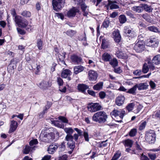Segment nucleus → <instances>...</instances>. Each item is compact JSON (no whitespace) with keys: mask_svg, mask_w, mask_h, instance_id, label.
I'll list each match as a JSON object with an SVG mask.
<instances>
[{"mask_svg":"<svg viewBox=\"0 0 160 160\" xmlns=\"http://www.w3.org/2000/svg\"><path fill=\"white\" fill-rule=\"evenodd\" d=\"M110 64L113 67H115L118 65V62L116 59L114 58L110 62Z\"/></svg>","mask_w":160,"mask_h":160,"instance_id":"obj_50","label":"nucleus"},{"mask_svg":"<svg viewBox=\"0 0 160 160\" xmlns=\"http://www.w3.org/2000/svg\"><path fill=\"white\" fill-rule=\"evenodd\" d=\"M101 108V105L97 103L90 104L87 106L88 111L91 112H95L100 110Z\"/></svg>","mask_w":160,"mask_h":160,"instance_id":"obj_6","label":"nucleus"},{"mask_svg":"<svg viewBox=\"0 0 160 160\" xmlns=\"http://www.w3.org/2000/svg\"><path fill=\"white\" fill-rule=\"evenodd\" d=\"M83 136L86 141L88 142L89 141V135L88 133L86 132H84L83 133Z\"/></svg>","mask_w":160,"mask_h":160,"instance_id":"obj_60","label":"nucleus"},{"mask_svg":"<svg viewBox=\"0 0 160 160\" xmlns=\"http://www.w3.org/2000/svg\"><path fill=\"white\" fill-rule=\"evenodd\" d=\"M72 72L69 69H65L63 70L61 73V77L63 78H68V80H71L69 76L71 74Z\"/></svg>","mask_w":160,"mask_h":160,"instance_id":"obj_13","label":"nucleus"},{"mask_svg":"<svg viewBox=\"0 0 160 160\" xmlns=\"http://www.w3.org/2000/svg\"><path fill=\"white\" fill-rule=\"evenodd\" d=\"M125 114V111L123 110L120 111L117 110H113L110 113V115L112 118L119 117L122 119Z\"/></svg>","mask_w":160,"mask_h":160,"instance_id":"obj_7","label":"nucleus"},{"mask_svg":"<svg viewBox=\"0 0 160 160\" xmlns=\"http://www.w3.org/2000/svg\"><path fill=\"white\" fill-rule=\"evenodd\" d=\"M17 127L18 123L17 122L14 120L11 121L9 132L11 133L14 131L16 130Z\"/></svg>","mask_w":160,"mask_h":160,"instance_id":"obj_14","label":"nucleus"},{"mask_svg":"<svg viewBox=\"0 0 160 160\" xmlns=\"http://www.w3.org/2000/svg\"><path fill=\"white\" fill-rule=\"evenodd\" d=\"M65 144V142H63L61 143V144L58 146L59 151H63L65 150L66 148Z\"/></svg>","mask_w":160,"mask_h":160,"instance_id":"obj_40","label":"nucleus"},{"mask_svg":"<svg viewBox=\"0 0 160 160\" xmlns=\"http://www.w3.org/2000/svg\"><path fill=\"white\" fill-rule=\"evenodd\" d=\"M98 95L99 97L101 99H103L106 96V94L105 92L103 91H101L99 92Z\"/></svg>","mask_w":160,"mask_h":160,"instance_id":"obj_55","label":"nucleus"},{"mask_svg":"<svg viewBox=\"0 0 160 160\" xmlns=\"http://www.w3.org/2000/svg\"><path fill=\"white\" fill-rule=\"evenodd\" d=\"M58 148V145H51L48 147V151L49 153L52 154L56 151Z\"/></svg>","mask_w":160,"mask_h":160,"instance_id":"obj_15","label":"nucleus"},{"mask_svg":"<svg viewBox=\"0 0 160 160\" xmlns=\"http://www.w3.org/2000/svg\"><path fill=\"white\" fill-rule=\"evenodd\" d=\"M135 105V104L134 103H129L128 105L126 107V108L128 112H130L133 110Z\"/></svg>","mask_w":160,"mask_h":160,"instance_id":"obj_39","label":"nucleus"},{"mask_svg":"<svg viewBox=\"0 0 160 160\" xmlns=\"http://www.w3.org/2000/svg\"><path fill=\"white\" fill-rule=\"evenodd\" d=\"M137 130L135 128L132 129L129 132V135L131 137H134L135 136L137 133Z\"/></svg>","mask_w":160,"mask_h":160,"instance_id":"obj_47","label":"nucleus"},{"mask_svg":"<svg viewBox=\"0 0 160 160\" xmlns=\"http://www.w3.org/2000/svg\"><path fill=\"white\" fill-rule=\"evenodd\" d=\"M114 40L116 42H119L121 40V37L118 30L114 31L113 33Z\"/></svg>","mask_w":160,"mask_h":160,"instance_id":"obj_17","label":"nucleus"},{"mask_svg":"<svg viewBox=\"0 0 160 160\" xmlns=\"http://www.w3.org/2000/svg\"><path fill=\"white\" fill-rule=\"evenodd\" d=\"M107 118L106 113L103 111H99L95 113L92 118V120L95 122L101 123L105 122Z\"/></svg>","mask_w":160,"mask_h":160,"instance_id":"obj_1","label":"nucleus"},{"mask_svg":"<svg viewBox=\"0 0 160 160\" xmlns=\"http://www.w3.org/2000/svg\"><path fill=\"white\" fill-rule=\"evenodd\" d=\"M78 88L79 91L84 92L88 88V87L84 84H80L78 85Z\"/></svg>","mask_w":160,"mask_h":160,"instance_id":"obj_25","label":"nucleus"},{"mask_svg":"<svg viewBox=\"0 0 160 160\" xmlns=\"http://www.w3.org/2000/svg\"><path fill=\"white\" fill-rule=\"evenodd\" d=\"M143 41H138L135 44L134 49L138 52H141L144 50L145 46Z\"/></svg>","mask_w":160,"mask_h":160,"instance_id":"obj_8","label":"nucleus"},{"mask_svg":"<svg viewBox=\"0 0 160 160\" xmlns=\"http://www.w3.org/2000/svg\"><path fill=\"white\" fill-rule=\"evenodd\" d=\"M58 119L64 123H68V120L63 116H60L58 117Z\"/></svg>","mask_w":160,"mask_h":160,"instance_id":"obj_53","label":"nucleus"},{"mask_svg":"<svg viewBox=\"0 0 160 160\" xmlns=\"http://www.w3.org/2000/svg\"><path fill=\"white\" fill-rule=\"evenodd\" d=\"M158 39L156 38H151L149 41L146 43L147 46L155 48L158 46Z\"/></svg>","mask_w":160,"mask_h":160,"instance_id":"obj_9","label":"nucleus"},{"mask_svg":"<svg viewBox=\"0 0 160 160\" xmlns=\"http://www.w3.org/2000/svg\"><path fill=\"white\" fill-rule=\"evenodd\" d=\"M81 7L83 15L85 16H87L89 11L88 7L84 3L82 4Z\"/></svg>","mask_w":160,"mask_h":160,"instance_id":"obj_18","label":"nucleus"},{"mask_svg":"<svg viewBox=\"0 0 160 160\" xmlns=\"http://www.w3.org/2000/svg\"><path fill=\"white\" fill-rule=\"evenodd\" d=\"M123 32L125 35L128 37L132 38L136 36L134 29L129 25L125 26L124 27Z\"/></svg>","mask_w":160,"mask_h":160,"instance_id":"obj_5","label":"nucleus"},{"mask_svg":"<svg viewBox=\"0 0 160 160\" xmlns=\"http://www.w3.org/2000/svg\"><path fill=\"white\" fill-rule=\"evenodd\" d=\"M22 20V18L21 17L19 16H16L14 18V21L19 26V24L20 23Z\"/></svg>","mask_w":160,"mask_h":160,"instance_id":"obj_37","label":"nucleus"},{"mask_svg":"<svg viewBox=\"0 0 160 160\" xmlns=\"http://www.w3.org/2000/svg\"><path fill=\"white\" fill-rule=\"evenodd\" d=\"M156 134L153 130H150L146 132L145 140L149 143H154L156 140Z\"/></svg>","mask_w":160,"mask_h":160,"instance_id":"obj_3","label":"nucleus"},{"mask_svg":"<svg viewBox=\"0 0 160 160\" xmlns=\"http://www.w3.org/2000/svg\"><path fill=\"white\" fill-rule=\"evenodd\" d=\"M57 82L59 86H61L63 84V81L60 78H57Z\"/></svg>","mask_w":160,"mask_h":160,"instance_id":"obj_61","label":"nucleus"},{"mask_svg":"<svg viewBox=\"0 0 160 160\" xmlns=\"http://www.w3.org/2000/svg\"><path fill=\"white\" fill-rule=\"evenodd\" d=\"M149 68L148 63H144L142 66V72L144 73H147L149 71Z\"/></svg>","mask_w":160,"mask_h":160,"instance_id":"obj_32","label":"nucleus"},{"mask_svg":"<svg viewBox=\"0 0 160 160\" xmlns=\"http://www.w3.org/2000/svg\"><path fill=\"white\" fill-rule=\"evenodd\" d=\"M64 0H52V5L53 10L57 12L61 10L64 6Z\"/></svg>","mask_w":160,"mask_h":160,"instance_id":"obj_4","label":"nucleus"},{"mask_svg":"<svg viewBox=\"0 0 160 160\" xmlns=\"http://www.w3.org/2000/svg\"><path fill=\"white\" fill-rule=\"evenodd\" d=\"M88 78L90 81H95L98 77V74L96 72L91 70L89 71L88 73Z\"/></svg>","mask_w":160,"mask_h":160,"instance_id":"obj_10","label":"nucleus"},{"mask_svg":"<svg viewBox=\"0 0 160 160\" xmlns=\"http://www.w3.org/2000/svg\"><path fill=\"white\" fill-rule=\"evenodd\" d=\"M108 4L110 6V8L111 9H116L119 8V6L118 5L115 4L113 2L109 0H108Z\"/></svg>","mask_w":160,"mask_h":160,"instance_id":"obj_29","label":"nucleus"},{"mask_svg":"<svg viewBox=\"0 0 160 160\" xmlns=\"http://www.w3.org/2000/svg\"><path fill=\"white\" fill-rule=\"evenodd\" d=\"M21 15L24 17H30L31 15L30 12L27 11H24L21 14Z\"/></svg>","mask_w":160,"mask_h":160,"instance_id":"obj_56","label":"nucleus"},{"mask_svg":"<svg viewBox=\"0 0 160 160\" xmlns=\"http://www.w3.org/2000/svg\"><path fill=\"white\" fill-rule=\"evenodd\" d=\"M137 88L136 85L133 86L132 88L130 89L128 91V92L132 94H135V92Z\"/></svg>","mask_w":160,"mask_h":160,"instance_id":"obj_44","label":"nucleus"},{"mask_svg":"<svg viewBox=\"0 0 160 160\" xmlns=\"http://www.w3.org/2000/svg\"><path fill=\"white\" fill-rule=\"evenodd\" d=\"M142 16L147 22H150L151 21V17L149 15L147 14H143Z\"/></svg>","mask_w":160,"mask_h":160,"instance_id":"obj_45","label":"nucleus"},{"mask_svg":"<svg viewBox=\"0 0 160 160\" xmlns=\"http://www.w3.org/2000/svg\"><path fill=\"white\" fill-rule=\"evenodd\" d=\"M148 156L152 160H154L156 158V154L155 153H148Z\"/></svg>","mask_w":160,"mask_h":160,"instance_id":"obj_58","label":"nucleus"},{"mask_svg":"<svg viewBox=\"0 0 160 160\" xmlns=\"http://www.w3.org/2000/svg\"><path fill=\"white\" fill-rule=\"evenodd\" d=\"M121 154V151L119 150L116 151L111 160H117L120 157Z\"/></svg>","mask_w":160,"mask_h":160,"instance_id":"obj_31","label":"nucleus"},{"mask_svg":"<svg viewBox=\"0 0 160 160\" xmlns=\"http://www.w3.org/2000/svg\"><path fill=\"white\" fill-rule=\"evenodd\" d=\"M65 132L68 134H72L73 132V130L71 128H65L64 129Z\"/></svg>","mask_w":160,"mask_h":160,"instance_id":"obj_49","label":"nucleus"},{"mask_svg":"<svg viewBox=\"0 0 160 160\" xmlns=\"http://www.w3.org/2000/svg\"><path fill=\"white\" fill-rule=\"evenodd\" d=\"M42 41L41 39H39L37 40V45L39 50H42Z\"/></svg>","mask_w":160,"mask_h":160,"instance_id":"obj_41","label":"nucleus"},{"mask_svg":"<svg viewBox=\"0 0 160 160\" xmlns=\"http://www.w3.org/2000/svg\"><path fill=\"white\" fill-rule=\"evenodd\" d=\"M65 139L68 142L73 141V137L71 134H67L66 136Z\"/></svg>","mask_w":160,"mask_h":160,"instance_id":"obj_51","label":"nucleus"},{"mask_svg":"<svg viewBox=\"0 0 160 160\" xmlns=\"http://www.w3.org/2000/svg\"><path fill=\"white\" fill-rule=\"evenodd\" d=\"M118 15V12H112L111 14H110V17L112 18H115Z\"/></svg>","mask_w":160,"mask_h":160,"instance_id":"obj_64","label":"nucleus"},{"mask_svg":"<svg viewBox=\"0 0 160 160\" xmlns=\"http://www.w3.org/2000/svg\"><path fill=\"white\" fill-rule=\"evenodd\" d=\"M68 158L66 154H64L55 159V160H66Z\"/></svg>","mask_w":160,"mask_h":160,"instance_id":"obj_57","label":"nucleus"},{"mask_svg":"<svg viewBox=\"0 0 160 160\" xmlns=\"http://www.w3.org/2000/svg\"><path fill=\"white\" fill-rule=\"evenodd\" d=\"M146 121H144L141 122L140 125L139 129L140 130H142L144 129L146 126Z\"/></svg>","mask_w":160,"mask_h":160,"instance_id":"obj_54","label":"nucleus"},{"mask_svg":"<svg viewBox=\"0 0 160 160\" xmlns=\"http://www.w3.org/2000/svg\"><path fill=\"white\" fill-rule=\"evenodd\" d=\"M53 123L56 126L62 128H64V125L62 123L60 124L58 121H53Z\"/></svg>","mask_w":160,"mask_h":160,"instance_id":"obj_42","label":"nucleus"},{"mask_svg":"<svg viewBox=\"0 0 160 160\" xmlns=\"http://www.w3.org/2000/svg\"><path fill=\"white\" fill-rule=\"evenodd\" d=\"M51 85V83L45 81H43L39 83V86L40 88L43 89H45L48 87H50Z\"/></svg>","mask_w":160,"mask_h":160,"instance_id":"obj_23","label":"nucleus"},{"mask_svg":"<svg viewBox=\"0 0 160 160\" xmlns=\"http://www.w3.org/2000/svg\"><path fill=\"white\" fill-rule=\"evenodd\" d=\"M125 98L124 96L120 95L115 99V103L117 105L119 106L122 105L124 102Z\"/></svg>","mask_w":160,"mask_h":160,"instance_id":"obj_11","label":"nucleus"},{"mask_svg":"<svg viewBox=\"0 0 160 160\" xmlns=\"http://www.w3.org/2000/svg\"><path fill=\"white\" fill-rule=\"evenodd\" d=\"M109 42L108 40L105 39H103L102 40L101 46L102 48L105 49L107 48Z\"/></svg>","mask_w":160,"mask_h":160,"instance_id":"obj_35","label":"nucleus"},{"mask_svg":"<svg viewBox=\"0 0 160 160\" xmlns=\"http://www.w3.org/2000/svg\"><path fill=\"white\" fill-rule=\"evenodd\" d=\"M148 65L149 66V69L151 71H153L154 70H156V68L153 65V63L150 62V61L148 62Z\"/></svg>","mask_w":160,"mask_h":160,"instance_id":"obj_46","label":"nucleus"},{"mask_svg":"<svg viewBox=\"0 0 160 160\" xmlns=\"http://www.w3.org/2000/svg\"><path fill=\"white\" fill-rule=\"evenodd\" d=\"M32 148L28 146H26L25 148L23 150V153L25 154H27L31 150V149Z\"/></svg>","mask_w":160,"mask_h":160,"instance_id":"obj_48","label":"nucleus"},{"mask_svg":"<svg viewBox=\"0 0 160 160\" xmlns=\"http://www.w3.org/2000/svg\"><path fill=\"white\" fill-rule=\"evenodd\" d=\"M38 142L37 139H34L31 141L29 142V145L31 146H32L34 145H36Z\"/></svg>","mask_w":160,"mask_h":160,"instance_id":"obj_59","label":"nucleus"},{"mask_svg":"<svg viewBox=\"0 0 160 160\" xmlns=\"http://www.w3.org/2000/svg\"><path fill=\"white\" fill-rule=\"evenodd\" d=\"M140 159L141 160H150L148 157L146 155H144L143 153H142L140 157Z\"/></svg>","mask_w":160,"mask_h":160,"instance_id":"obj_62","label":"nucleus"},{"mask_svg":"<svg viewBox=\"0 0 160 160\" xmlns=\"http://www.w3.org/2000/svg\"><path fill=\"white\" fill-rule=\"evenodd\" d=\"M119 20L120 23L122 24L125 23L127 21V18L124 15H121L119 17Z\"/></svg>","mask_w":160,"mask_h":160,"instance_id":"obj_36","label":"nucleus"},{"mask_svg":"<svg viewBox=\"0 0 160 160\" xmlns=\"http://www.w3.org/2000/svg\"><path fill=\"white\" fill-rule=\"evenodd\" d=\"M133 141L130 139H127L125 141L124 145L125 147H128L130 148L132 147Z\"/></svg>","mask_w":160,"mask_h":160,"instance_id":"obj_34","label":"nucleus"},{"mask_svg":"<svg viewBox=\"0 0 160 160\" xmlns=\"http://www.w3.org/2000/svg\"><path fill=\"white\" fill-rule=\"evenodd\" d=\"M103 85V83L102 82H99L94 85L93 88L94 90H99L102 88Z\"/></svg>","mask_w":160,"mask_h":160,"instance_id":"obj_30","label":"nucleus"},{"mask_svg":"<svg viewBox=\"0 0 160 160\" xmlns=\"http://www.w3.org/2000/svg\"><path fill=\"white\" fill-rule=\"evenodd\" d=\"M102 60L105 62L108 61L111 58V55L107 53H104L102 57Z\"/></svg>","mask_w":160,"mask_h":160,"instance_id":"obj_27","label":"nucleus"},{"mask_svg":"<svg viewBox=\"0 0 160 160\" xmlns=\"http://www.w3.org/2000/svg\"><path fill=\"white\" fill-rule=\"evenodd\" d=\"M79 12V9L76 7H73L67 13V16L69 18L74 17L77 12Z\"/></svg>","mask_w":160,"mask_h":160,"instance_id":"obj_12","label":"nucleus"},{"mask_svg":"<svg viewBox=\"0 0 160 160\" xmlns=\"http://www.w3.org/2000/svg\"><path fill=\"white\" fill-rule=\"evenodd\" d=\"M132 10L136 12L141 13L143 11L142 4L138 6H134L131 8Z\"/></svg>","mask_w":160,"mask_h":160,"instance_id":"obj_21","label":"nucleus"},{"mask_svg":"<svg viewBox=\"0 0 160 160\" xmlns=\"http://www.w3.org/2000/svg\"><path fill=\"white\" fill-rule=\"evenodd\" d=\"M116 55L117 57L119 58L125 59L128 58V56L126 53L120 51H117Z\"/></svg>","mask_w":160,"mask_h":160,"instance_id":"obj_19","label":"nucleus"},{"mask_svg":"<svg viewBox=\"0 0 160 160\" xmlns=\"http://www.w3.org/2000/svg\"><path fill=\"white\" fill-rule=\"evenodd\" d=\"M39 138L42 142H51L54 139V134L53 132L48 133L42 132L40 134Z\"/></svg>","mask_w":160,"mask_h":160,"instance_id":"obj_2","label":"nucleus"},{"mask_svg":"<svg viewBox=\"0 0 160 160\" xmlns=\"http://www.w3.org/2000/svg\"><path fill=\"white\" fill-rule=\"evenodd\" d=\"M142 71L140 70H136L133 71V73L136 75H140L141 74Z\"/></svg>","mask_w":160,"mask_h":160,"instance_id":"obj_63","label":"nucleus"},{"mask_svg":"<svg viewBox=\"0 0 160 160\" xmlns=\"http://www.w3.org/2000/svg\"><path fill=\"white\" fill-rule=\"evenodd\" d=\"M67 145L68 147L70 149H74L75 148V142L73 141L68 142Z\"/></svg>","mask_w":160,"mask_h":160,"instance_id":"obj_43","label":"nucleus"},{"mask_svg":"<svg viewBox=\"0 0 160 160\" xmlns=\"http://www.w3.org/2000/svg\"><path fill=\"white\" fill-rule=\"evenodd\" d=\"M65 33L68 36L72 37L76 34V32L72 30H69L67 31Z\"/></svg>","mask_w":160,"mask_h":160,"instance_id":"obj_33","label":"nucleus"},{"mask_svg":"<svg viewBox=\"0 0 160 160\" xmlns=\"http://www.w3.org/2000/svg\"><path fill=\"white\" fill-rule=\"evenodd\" d=\"M148 29L150 31L160 33V31L158 28L154 26H150L148 27Z\"/></svg>","mask_w":160,"mask_h":160,"instance_id":"obj_28","label":"nucleus"},{"mask_svg":"<svg viewBox=\"0 0 160 160\" xmlns=\"http://www.w3.org/2000/svg\"><path fill=\"white\" fill-rule=\"evenodd\" d=\"M28 24V22L26 20L22 19L18 26L21 28H24L26 27Z\"/></svg>","mask_w":160,"mask_h":160,"instance_id":"obj_38","label":"nucleus"},{"mask_svg":"<svg viewBox=\"0 0 160 160\" xmlns=\"http://www.w3.org/2000/svg\"><path fill=\"white\" fill-rule=\"evenodd\" d=\"M152 63L155 65L160 64V55H157L155 56L152 60Z\"/></svg>","mask_w":160,"mask_h":160,"instance_id":"obj_24","label":"nucleus"},{"mask_svg":"<svg viewBox=\"0 0 160 160\" xmlns=\"http://www.w3.org/2000/svg\"><path fill=\"white\" fill-rule=\"evenodd\" d=\"M84 69V68L81 65L76 66L74 68V73L77 74L83 71Z\"/></svg>","mask_w":160,"mask_h":160,"instance_id":"obj_22","label":"nucleus"},{"mask_svg":"<svg viewBox=\"0 0 160 160\" xmlns=\"http://www.w3.org/2000/svg\"><path fill=\"white\" fill-rule=\"evenodd\" d=\"M143 11L144 10L145 11L148 12H152L153 8L150 6L146 4H142Z\"/></svg>","mask_w":160,"mask_h":160,"instance_id":"obj_26","label":"nucleus"},{"mask_svg":"<svg viewBox=\"0 0 160 160\" xmlns=\"http://www.w3.org/2000/svg\"><path fill=\"white\" fill-rule=\"evenodd\" d=\"M109 20L107 19H105L103 22L102 26L104 28H107L109 25Z\"/></svg>","mask_w":160,"mask_h":160,"instance_id":"obj_52","label":"nucleus"},{"mask_svg":"<svg viewBox=\"0 0 160 160\" xmlns=\"http://www.w3.org/2000/svg\"><path fill=\"white\" fill-rule=\"evenodd\" d=\"M71 59L72 62L75 63H80L82 61V59L80 57L75 55H72Z\"/></svg>","mask_w":160,"mask_h":160,"instance_id":"obj_16","label":"nucleus"},{"mask_svg":"<svg viewBox=\"0 0 160 160\" xmlns=\"http://www.w3.org/2000/svg\"><path fill=\"white\" fill-rule=\"evenodd\" d=\"M139 90H145L148 88V85L146 83H141L136 85Z\"/></svg>","mask_w":160,"mask_h":160,"instance_id":"obj_20","label":"nucleus"}]
</instances>
